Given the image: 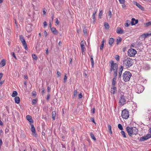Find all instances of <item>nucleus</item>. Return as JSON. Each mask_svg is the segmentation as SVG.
I'll use <instances>...</instances> for the list:
<instances>
[{"label": "nucleus", "mask_w": 151, "mask_h": 151, "mask_svg": "<svg viewBox=\"0 0 151 151\" xmlns=\"http://www.w3.org/2000/svg\"><path fill=\"white\" fill-rule=\"evenodd\" d=\"M2 144V140L1 139H0V145H1Z\"/></svg>", "instance_id": "obj_62"}, {"label": "nucleus", "mask_w": 151, "mask_h": 151, "mask_svg": "<svg viewBox=\"0 0 151 151\" xmlns=\"http://www.w3.org/2000/svg\"><path fill=\"white\" fill-rule=\"evenodd\" d=\"M116 87H113L111 89V92L112 94H114L116 92Z\"/></svg>", "instance_id": "obj_14"}, {"label": "nucleus", "mask_w": 151, "mask_h": 151, "mask_svg": "<svg viewBox=\"0 0 151 151\" xmlns=\"http://www.w3.org/2000/svg\"><path fill=\"white\" fill-rule=\"evenodd\" d=\"M44 34L45 37H46L47 35V33L45 30L44 32Z\"/></svg>", "instance_id": "obj_54"}, {"label": "nucleus", "mask_w": 151, "mask_h": 151, "mask_svg": "<svg viewBox=\"0 0 151 151\" xmlns=\"http://www.w3.org/2000/svg\"><path fill=\"white\" fill-rule=\"evenodd\" d=\"M81 51L82 53H83V52L86 49L84 47V44H81Z\"/></svg>", "instance_id": "obj_27"}, {"label": "nucleus", "mask_w": 151, "mask_h": 151, "mask_svg": "<svg viewBox=\"0 0 151 151\" xmlns=\"http://www.w3.org/2000/svg\"><path fill=\"white\" fill-rule=\"evenodd\" d=\"M123 70V67L122 66H121V68L119 69V78H120L121 77L122 73Z\"/></svg>", "instance_id": "obj_21"}, {"label": "nucleus", "mask_w": 151, "mask_h": 151, "mask_svg": "<svg viewBox=\"0 0 151 151\" xmlns=\"http://www.w3.org/2000/svg\"><path fill=\"white\" fill-rule=\"evenodd\" d=\"M107 127L109 129V132L110 133V134H111L112 133V132L111 131V126L109 124H108V125Z\"/></svg>", "instance_id": "obj_26"}, {"label": "nucleus", "mask_w": 151, "mask_h": 151, "mask_svg": "<svg viewBox=\"0 0 151 151\" xmlns=\"http://www.w3.org/2000/svg\"><path fill=\"white\" fill-rule=\"evenodd\" d=\"M26 30L27 31H30L32 30V28L30 26H27L26 27Z\"/></svg>", "instance_id": "obj_33"}, {"label": "nucleus", "mask_w": 151, "mask_h": 151, "mask_svg": "<svg viewBox=\"0 0 151 151\" xmlns=\"http://www.w3.org/2000/svg\"><path fill=\"white\" fill-rule=\"evenodd\" d=\"M85 42L84 41H82L81 42V44H84L85 45Z\"/></svg>", "instance_id": "obj_58"}, {"label": "nucleus", "mask_w": 151, "mask_h": 151, "mask_svg": "<svg viewBox=\"0 0 151 151\" xmlns=\"http://www.w3.org/2000/svg\"><path fill=\"white\" fill-rule=\"evenodd\" d=\"M144 89V88L143 86L140 85H138L137 86L136 91L137 92L139 93H142Z\"/></svg>", "instance_id": "obj_8"}, {"label": "nucleus", "mask_w": 151, "mask_h": 151, "mask_svg": "<svg viewBox=\"0 0 151 151\" xmlns=\"http://www.w3.org/2000/svg\"><path fill=\"white\" fill-rule=\"evenodd\" d=\"M119 1L121 4H124L125 2L124 0H119Z\"/></svg>", "instance_id": "obj_45"}, {"label": "nucleus", "mask_w": 151, "mask_h": 151, "mask_svg": "<svg viewBox=\"0 0 151 151\" xmlns=\"http://www.w3.org/2000/svg\"><path fill=\"white\" fill-rule=\"evenodd\" d=\"M44 26L45 27L47 25V23L46 21H45L43 23Z\"/></svg>", "instance_id": "obj_56"}, {"label": "nucleus", "mask_w": 151, "mask_h": 151, "mask_svg": "<svg viewBox=\"0 0 151 151\" xmlns=\"http://www.w3.org/2000/svg\"><path fill=\"white\" fill-rule=\"evenodd\" d=\"M91 121L92 122H93L95 124H96V123H95V121H94V118H91Z\"/></svg>", "instance_id": "obj_49"}, {"label": "nucleus", "mask_w": 151, "mask_h": 151, "mask_svg": "<svg viewBox=\"0 0 151 151\" xmlns=\"http://www.w3.org/2000/svg\"><path fill=\"white\" fill-rule=\"evenodd\" d=\"M47 90L49 92L50 91V88L49 86H47Z\"/></svg>", "instance_id": "obj_63"}, {"label": "nucleus", "mask_w": 151, "mask_h": 151, "mask_svg": "<svg viewBox=\"0 0 151 151\" xmlns=\"http://www.w3.org/2000/svg\"><path fill=\"white\" fill-rule=\"evenodd\" d=\"M134 4L141 10L144 11V8L139 4L137 2H135L134 3Z\"/></svg>", "instance_id": "obj_15"}, {"label": "nucleus", "mask_w": 151, "mask_h": 151, "mask_svg": "<svg viewBox=\"0 0 151 151\" xmlns=\"http://www.w3.org/2000/svg\"><path fill=\"white\" fill-rule=\"evenodd\" d=\"M130 24V22L128 21H127V23L125 24V26L126 27H128Z\"/></svg>", "instance_id": "obj_36"}, {"label": "nucleus", "mask_w": 151, "mask_h": 151, "mask_svg": "<svg viewBox=\"0 0 151 151\" xmlns=\"http://www.w3.org/2000/svg\"><path fill=\"white\" fill-rule=\"evenodd\" d=\"M32 58L33 59L36 60L37 59V57L35 54H33L32 55Z\"/></svg>", "instance_id": "obj_41"}, {"label": "nucleus", "mask_w": 151, "mask_h": 151, "mask_svg": "<svg viewBox=\"0 0 151 151\" xmlns=\"http://www.w3.org/2000/svg\"><path fill=\"white\" fill-rule=\"evenodd\" d=\"M46 54L47 55H48V48H47L46 50Z\"/></svg>", "instance_id": "obj_60"}, {"label": "nucleus", "mask_w": 151, "mask_h": 151, "mask_svg": "<svg viewBox=\"0 0 151 151\" xmlns=\"http://www.w3.org/2000/svg\"><path fill=\"white\" fill-rule=\"evenodd\" d=\"M56 21L55 23L57 24H58V25L60 23L59 21V20H58V19L57 18H56Z\"/></svg>", "instance_id": "obj_48"}, {"label": "nucleus", "mask_w": 151, "mask_h": 151, "mask_svg": "<svg viewBox=\"0 0 151 151\" xmlns=\"http://www.w3.org/2000/svg\"><path fill=\"white\" fill-rule=\"evenodd\" d=\"M138 22V20H135V19L133 18L132 19L131 22L132 25H134L137 24Z\"/></svg>", "instance_id": "obj_18"}, {"label": "nucleus", "mask_w": 151, "mask_h": 151, "mask_svg": "<svg viewBox=\"0 0 151 151\" xmlns=\"http://www.w3.org/2000/svg\"><path fill=\"white\" fill-rule=\"evenodd\" d=\"M57 74L58 77H59L60 76V73L59 71H57Z\"/></svg>", "instance_id": "obj_50"}, {"label": "nucleus", "mask_w": 151, "mask_h": 151, "mask_svg": "<svg viewBox=\"0 0 151 151\" xmlns=\"http://www.w3.org/2000/svg\"><path fill=\"white\" fill-rule=\"evenodd\" d=\"M12 56H13V57H14L15 59H17V58L16 56L15 55L14 52H12Z\"/></svg>", "instance_id": "obj_46"}, {"label": "nucleus", "mask_w": 151, "mask_h": 151, "mask_svg": "<svg viewBox=\"0 0 151 151\" xmlns=\"http://www.w3.org/2000/svg\"><path fill=\"white\" fill-rule=\"evenodd\" d=\"M3 74L2 73H0V81H1V79L3 76Z\"/></svg>", "instance_id": "obj_55"}, {"label": "nucleus", "mask_w": 151, "mask_h": 151, "mask_svg": "<svg viewBox=\"0 0 151 151\" xmlns=\"http://www.w3.org/2000/svg\"><path fill=\"white\" fill-rule=\"evenodd\" d=\"M151 137V135L150 134H147L146 135L141 137L140 138V141H144Z\"/></svg>", "instance_id": "obj_9"}, {"label": "nucleus", "mask_w": 151, "mask_h": 151, "mask_svg": "<svg viewBox=\"0 0 151 151\" xmlns=\"http://www.w3.org/2000/svg\"><path fill=\"white\" fill-rule=\"evenodd\" d=\"M18 95V93L17 91H13L12 94V97H16Z\"/></svg>", "instance_id": "obj_25"}, {"label": "nucleus", "mask_w": 151, "mask_h": 151, "mask_svg": "<svg viewBox=\"0 0 151 151\" xmlns=\"http://www.w3.org/2000/svg\"><path fill=\"white\" fill-rule=\"evenodd\" d=\"M90 136H91V138L93 139L95 141H96V139L95 137V136H94V134L93 133H90Z\"/></svg>", "instance_id": "obj_29"}, {"label": "nucleus", "mask_w": 151, "mask_h": 151, "mask_svg": "<svg viewBox=\"0 0 151 151\" xmlns=\"http://www.w3.org/2000/svg\"><path fill=\"white\" fill-rule=\"evenodd\" d=\"M78 97L80 99H81V98L82 97V95L81 94V93H80L78 95Z\"/></svg>", "instance_id": "obj_53"}, {"label": "nucleus", "mask_w": 151, "mask_h": 151, "mask_svg": "<svg viewBox=\"0 0 151 151\" xmlns=\"http://www.w3.org/2000/svg\"><path fill=\"white\" fill-rule=\"evenodd\" d=\"M151 35V32H150L149 33L144 34L140 36V38L142 39H145L149 35Z\"/></svg>", "instance_id": "obj_12"}, {"label": "nucleus", "mask_w": 151, "mask_h": 151, "mask_svg": "<svg viewBox=\"0 0 151 151\" xmlns=\"http://www.w3.org/2000/svg\"><path fill=\"white\" fill-rule=\"evenodd\" d=\"M126 102V100L124 97L123 96L121 95L119 98V103L120 105H124Z\"/></svg>", "instance_id": "obj_10"}, {"label": "nucleus", "mask_w": 151, "mask_h": 151, "mask_svg": "<svg viewBox=\"0 0 151 151\" xmlns=\"http://www.w3.org/2000/svg\"><path fill=\"white\" fill-rule=\"evenodd\" d=\"M116 79V77H115L112 79V87H115Z\"/></svg>", "instance_id": "obj_23"}, {"label": "nucleus", "mask_w": 151, "mask_h": 151, "mask_svg": "<svg viewBox=\"0 0 151 151\" xmlns=\"http://www.w3.org/2000/svg\"><path fill=\"white\" fill-rule=\"evenodd\" d=\"M64 76V82H65L67 79V74L66 73H65Z\"/></svg>", "instance_id": "obj_37"}, {"label": "nucleus", "mask_w": 151, "mask_h": 151, "mask_svg": "<svg viewBox=\"0 0 151 151\" xmlns=\"http://www.w3.org/2000/svg\"><path fill=\"white\" fill-rule=\"evenodd\" d=\"M122 40V38L120 37H118L116 40V44L118 45L120 42H121Z\"/></svg>", "instance_id": "obj_30"}, {"label": "nucleus", "mask_w": 151, "mask_h": 151, "mask_svg": "<svg viewBox=\"0 0 151 151\" xmlns=\"http://www.w3.org/2000/svg\"><path fill=\"white\" fill-rule=\"evenodd\" d=\"M118 127L121 130H122L123 129V128L122 125L120 124H118Z\"/></svg>", "instance_id": "obj_35"}, {"label": "nucleus", "mask_w": 151, "mask_h": 151, "mask_svg": "<svg viewBox=\"0 0 151 151\" xmlns=\"http://www.w3.org/2000/svg\"><path fill=\"white\" fill-rule=\"evenodd\" d=\"M108 16L109 17V18H111L112 17V13L111 10L109 11Z\"/></svg>", "instance_id": "obj_42"}, {"label": "nucleus", "mask_w": 151, "mask_h": 151, "mask_svg": "<svg viewBox=\"0 0 151 151\" xmlns=\"http://www.w3.org/2000/svg\"><path fill=\"white\" fill-rule=\"evenodd\" d=\"M115 59L117 60V61H119V57L118 55H116L115 56Z\"/></svg>", "instance_id": "obj_43"}, {"label": "nucleus", "mask_w": 151, "mask_h": 151, "mask_svg": "<svg viewBox=\"0 0 151 151\" xmlns=\"http://www.w3.org/2000/svg\"><path fill=\"white\" fill-rule=\"evenodd\" d=\"M145 24L147 26H148L151 25V21L149 22L145 23Z\"/></svg>", "instance_id": "obj_44"}, {"label": "nucleus", "mask_w": 151, "mask_h": 151, "mask_svg": "<svg viewBox=\"0 0 151 151\" xmlns=\"http://www.w3.org/2000/svg\"><path fill=\"white\" fill-rule=\"evenodd\" d=\"M51 30L52 33L55 35H57L58 33V31L55 28L53 27L51 28Z\"/></svg>", "instance_id": "obj_13"}, {"label": "nucleus", "mask_w": 151, "mask_h": 151, "mask_svg": "<svg viewBox=\"0 0 151 151\" xmlns=\"http://www.w3.org/2000/svg\"><path fill=\"white\" fill-rule=\"evenodd\" d=\"M26 118L27 119L29 122L31 124L33 123V121L32 119L31 116L29 115L26 116Z\"/></svg>", "instance_id": "obj_17"}, {"label": "nucleus", "mask_w": 151, "mask_h": 151, "mask_svg": "<svg viewBox=\"0 0 151 151\" xmlns=\"http://www.w3.org/2000/svg\"><path fill=\"white\" fill-rule=\"evenodd\" d=\"M45 89L44 88L42 89V94H43L44 93Z\"/></svg>", "instance_id": "obj_59"}, {"label": "nucleus", "mask_w": 151, "mask_h": 151, "mask_svg": "<svg viewBox=\"0 0 151 151\" xmlns=\"http://www.w3.org/2000/svg\"><path fill=\"white\" fill-rule=\"evenodd\" d=\"M4 83V81H0V87L2 85V84Z\"/></svg>", "instance_id": "obj_61"}, {"label": "nucleus", "mask_w": 151, "mask_h": 151, "mask_svg": "<svg viewBox=\"0 0 151 151\" xmlns=\"http://www.w3.org/2000/svg\"><path fill=\"white\" fill-rule=\"evenodd\" d=\"M104 26L106 29L109 28V25L107 23L105 22L104 23Z\"/></svg>", "instance_id": "obj_39"}, {"label": "nucleus", "mask_w": 151, "mask_h": 151, "mask_svg": "<svg viewBox=\"0 0 151 151\" xmlns=\"http://www.w3.org/2000/svg\"><path fill=\"white\" fill-rule=\"evenodd\" d=\"M123 64L124 66L127 68H129L133 64V60L130 58H127L123 61Z\"/></svg>", "instance_id": "obj_3"}, {"label": "nucleus", "mask_w": 151, "mask_h": 151, "mask_svg": "<svg viewBox=\"0 0 151 151\" xmlns=\"http://www.w3.org/2000/svg\"><path fill=\"white\" fill-rule=\"evenodd\" d=\"M6 65V61L4 59L1 60L0 63V65L1 67H3Z\"/></svg>", "instance_id": "obj_20"}, {"label": "nucleus", "mask_w": 151, "mask_h": 151, "mask_svg": "<svg viewBox=\"0 0 151 151\" xmlns=\"http://www.w3.org/2000/svg\"><path fill=\"white\" fill-rule=\"evenodd\" d=\"M104 42H105V40L103 39L101 42V46L100 47V50H102L103 49V47L104 46Z\"/></svg>", "instance_id": "obj_24"}, {"label": "nucleus", "mask_w": 151, "mask_h": 151, "mask_svg": "<svg viewBox=\"0 0 151 151\" xmlns=\"http://www.w3.org/2000/svg\"><path fill=\"white\" fill-rule=\"evenodd\" d=\"M91 63L92 66H93L94 65V61L93 58V56L92 55L91 56Z\"/></svg>", "instance_id": "obj_34"}, {"label": "nucleus", "mask_w": 151, "mask_h": 151, "mask_svg": "<svg viewBox=\"0 0 151 151\" xmlns=\"http://www.w3.org/2000/svg\"><path fill=\"white\" fill-rule=\"evenodd\" d=\"M37 102V101L35 99H33V100L32 101V103L34 104H36Z\"/></svg>", "instance_id": "obj_47"}, {"label": "nucleus", "mask_w": 151, "mask_h": 151, "mask_svg": "<svg viewBox=\"0 0 151 151\" xmlns=\"http://www.w3.org/2000/svg\"><path fill=\"white\" fill-rule=\"evenodd\" d=\"M137 53L136 50L132 48L129 50L128 51V55L130 57H134Z\"/></svg>", "instance_id": "obj_6"}, {"label": "nucleus", "mask_w": 151, "mask_h": 151, "mask_svg": "<svg viewBox=\"0 0 151 151\" xmlns=\"http://www.w3.org/2000/svg\"><path fill=\"white\" fill-rule=\"evenodd\" d=\"M92 16L94 20L95 21V13H93Z\"/></svg>", "instance_id": "obj_51"}, {"label": "nucleus", "mask_w": 151, "mask_h": 151, "mask_svg": "<svg viewBox=\"0 0 151 151\" xmlns=\"http://www.w3.org/2000/svg\"><path fill=\"white\" fill-rule=\"evenodd\" d=\"M122 116L123 118L127 119L129 116V111L126 109L123 110L122 111Z\"/></svg>", "instance_id": "obj_5"}, {"label": "nucleus", "mask_w": 151, "mask_h": 151, "mask_svg": "<svg viewBox=\"0 0 151 151\" xmlns=\"http://www.w3.org/2000/svg\"><path fill=\"white\" fill-rule=\"evenodd\" d=\"M15 102L18 104L20 102V98L18 96H16L14 98Z\"/></svg>", "instance_id": "obj_19"}, {"label": "nucleus", "mask_w": 151, "mask_h": 151, "mask_svg": "<svg viewBox=\"0 0 151 151\" xmlns=\"http://www.w3.org/2000/svg\"><path fill=\"white\" fill-rule=\"evenodd\" d=\"M126 129L128 135L130 136H131L132 135L136 134L138 132V129L135 127H127Z\"/></svg>", "instance_id": "obj_2"}, {"label": "nucleus", "mask_w": 151, "mask_h": 151, "mask_svg": "<svg viewBox=\"0 0 151 151\" xmlns=\"http://www.w3.org/2000/svg\"><path fill=\"white\" fill-rule=\"evenodd\" d=\"M31 131L32 132V135L35 137H37V134L36 132L35 129V128L33 124L31 125Z\"/></svg>", "instance_id": "obj_11"}, {"label": "nucleus", "mask_w": 151, "mask_h": 151, "mask_svg": "<svg viewBox=\"0 0 151 151\" xmlns=\"http://www.w3.org/2000/svg\"><path fill=\"white\" fill-rule=\"evenodd\" d=\"M102 13H103V12H102V10L100 11V12H99V17L100 18H101V16L102 15Z\"/></svg>", "instance_id": "obj_38"}, {"label": "nucleus", "mask_w": 151, "mask_h": 151, "mask_svg": "<svg viewBox=\"0 0 151 151\" xmlns=\"http://www.w3.org/2000/svg\"><path fill=\"white\" fill-rule=\"evenodd\" d=\"M116 32L118 34H122L124 33V31L121 28L118 27L116 29Z\"/></svg>", "instance_id": "obj_16"}, {"label": "nucleus", "mask_w": 151, "mask_h": 151, "mask_svg": "<svg viewBox=\"0 0 151 151\" xmlns=\"http://www.w3.org/2000/svg\"><path fill=\"white\" fill-rule=\"evenodd\" d=\"M50 95L49 94H48L47 95V100H48L49 99V98H50Z\"/></svg>", "instance_id": "obj_57"}, {"label": "nucleus", "mask_w": 151, "mask_h": 151, "mask_svg": "<svg viewBox=\"0 0 151 151\" xmlns=\"http://www.w3.org/2000/svg\"><path fill=\"white\" fill-rule=\"evenodd\" d=\"M0 125L1 126H2L3 125V123L1 120H0Z\"/></svg>", "instance_id": "obj_64"}, {"label": "nucleus", "mask_w": 151, "mask_h": 151, "mask_svg": "<svg viewBox=\"0 0 151 151\" xmlns=\"http://www.w3.org/2000/svg\"><path fill=\"white\" fill-rule=\"evenodd\" d=\"M32 96H35L36 95V93L35 91H33L32 92Z\"/></svg>", "instance_id": "obj_52"}, {"label": "nucleus", "mask_w": 151, "mask_h": 151, "mask_svg": "<svg viewBox=\"0 0 151 151\" xmlns=\"http://www.w3.org/2000/svg\"><path fill=\"white\" fill-rule=\"evenodd\" d=\"M132 74L129 71H126L123 74V80L125 82H127L129 80Z\"/></svg>", "instance_id": "obj_4"}, {"label": "nucleus", "mask_w": 151, "mask_h": 151, "mask_svg": "<svg viewBox=\"0 0 151 151\" xmlns=\"http://www.w3.org/2000/svg\"><path fill=\"white\" fill-rule=\"evenodd\" d=\"M77 93H78V91H77V90H75L74 91L73 95V98H74L76 97Z\"/></svg>", "instance_id": "obj_31"}, {"label": "nucleus", "mask_w": 151, "mask_h": 151, "mask_svg": "<svg viewBox=\"0 0 151 151\" xmlns=\"http://www.w3.org/2000/svg\"><path fill=\"white\" fill-rule=\"evenodd\" d=\"M122 135L123 136L124 138H126L127 136L126 135V134L125 132L124 131H122L120 132Z\"/></svg>", "instance_id": "obj_28"}, {"label": "nucleus", "mask_w": 151, "mask_h": 151, "mask_svg": "<svg viewBox=\"0 0 151 151\" xmlns=\"http://www.w3.org/2000/svg\"><path fill=\"white\" fill-rule=\"evenodd\" d=\"M114 42V40L113 38H110L109 41V43L110 45H111Z\"/></svg>", "instance_id": "obj_22"}, {"label": "nucleus", "mask_w": 151, "mask_h": 151, "mask_svg": "<svg viewBox=\"0 0 151 151\" xmlns=\"http://www.w3.org/2000/svg\"><path fill=\"white\" fill-rule=\"evenodd\" d=\"M20 40L22 42V44L24 48L26 50H27V44L26 43V42L24 38V37L22 36V35H20L19 36Z\"/></svg>", "instance_id": "obj_7"}, {"label": "nucleus", "mask_w": 151, "mask_h": 151, "mask_svg": "<svg viewBox=\"0 0 151 151\" xmlns=\"http://www.w3.org/2000/svg\"><path fill=\"white\" fill-rule=\"evenodd\" d=\"M111 65L109 70V73L111 74V72L112 71L114 72V77H116L117 73V71L118 69V65L116 63H114V62L113 60L111 61Z\"/></svg>", "instance_id": "obj_1"}, {"label": "nucleus", "mask_w": 151, "mask_h": 151, "mask_svg": "<svg viewBox=\"0 0 151 151\" xmlns=\"http://www.w3.org/2000/svg\"><path fill=\"white\" fill-rule=\"evenodd\" d=\"M83 30L84 33V34H86L87 32V30L86 27H84L83 28Z\"/></svg>", "instance_id": "obj_40"}, {"label": "nucleus", "mask_w": 151, "mask_h": 151, "mask_svg": "<svg viewBox=\"0 0 151 151\" xmlns=\"http://www.w3.org/2000/svg\"><path fill=\"white\" fill-rule=\"evenodd\" d=\"M56 115V113L55 111H53L52 112V119L54 120H55V117Z\"/></svg>", "instance_id": "obj_32"}]
</instances>
